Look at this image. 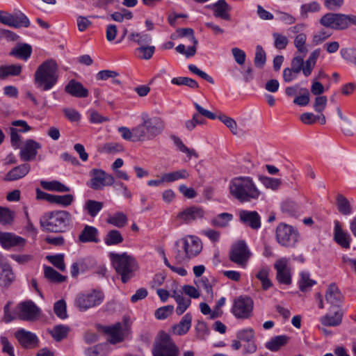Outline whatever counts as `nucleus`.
Segmentation results:
<instances>
[{"instance_id": "338daca9", "label": "nucleus", "mask_w": 356, "mask_h": 356, "mask_svg": "<svg viewBox=\"0 0 356 356\" xmlns=\"http://www.w3.org/2000/svg\"><path fill=\"white\" fill-rule=\"evenodd\" d=\"M179 37H188V40L194 44H197V40L194 35V31L191 28H181L177 31Z\"/></svg>"}, {"instance_id": "f257e3e1", "label": "nucleus", "mask_w": 356, "mask_h": 356, "mask_svg": "<svg viewBox=\"0 0 356 356\" xmlns=\"http://www.w3.org/2000/svg\"><path fill=\"white\" fill-rule=\"evenodd\" d=\"M229 193L241 202L257 200L261 194L253 179L240 176L233 178L229 184Z\"/></svg>"}, {"instance_id": "c85d7f7f", "label": "nucleus", "mask_w": 356, "mask_h": 356, "mask_svg": "<svg viewBox=\"0 0 356 356\" xmlns=\"http://www.w3.org/2000/svg\"><path fill=\"white\" fill-rule=\"evenodd\" d=\"M290 337L286 335H279L271 338L266 343V348L270 351H277L282 347L286 345L289 341Z\"/></svg>"}, {"instance_id": "9d476101", "label": "nucleus", "mask_w": 356, "mask_h": 356, "mask_svg": "<svg viewBox=\"0 0 356 356\" xmlns=\"http://www.w3.org/2000/svg\"><path fill=\"white\" fill-rule=\"evenodd\" d=\"M299 238L296 229L285 223H280L276 229V238L282 246L294 247Z\"/></svg>"}, {"instance_id": "f3484780", "label": "nucleus", "mask_w": 356, "mask_h": 356, "mask_svg": "<svg viewBox=\"0 0 356 356\" xmlns=\"http://www.w3.org/2000/svg\"><path fill=\"white\" fill-rule=\"evenodd\" d=\"M16 339L19 344L25 348H34L38 346V339L37 336L24 329L19 330L15 334Z\"/></svg>"}, {"instance_id": "20e7f679", "label": "nucleus", "mask_w": 356, "mask_h": 356, "mask_svg": "<svg viewBox=\"0 0 356 356\" xmlns=\"http://www.w3.org/2000/svg\"><path fill=\"white\" fill-rule=\"evenodd\" d=\"M72 221L71 214L65 210L54 211L44 214L40 219L41 227L49 232H65Z\"/></svg>"}, {"instance_id": "09e8293b", "label": "nucleus", "mask_w": 356, "mask_h": 356, "mask_svg": "<svg viewBox=\"0 0 356 356\" xmlns=\"http://www.w3.org/2000/svg\"><path fill=\"white\" fill-rule=\"evenodd\" d=\"M266 62V54L261 45H257L256 47L255 56L254 58V65L261 69L264 67Z\"/></svg>"}, {"instance_id": "3c124183", "label": "nucleus", "mask_w": 356, "mask_h": 356, "mask_svg": "<svg viewBox=\"0 0 356 356\" xmlns=\"http://www.w3.org/2000/svg\"><path fill=\"white\" fill-rule=\"evenodd\" d=\"M269 270L268 268H262L256 275V277L259 280L262 284V289L268 290L273 284L268 278Z\"/></svg>"}, {"instance_id": "5fc2aeb1", "label": "nucleus", "mask_w": 356, "mask_h": 356, "mask_svg": "<svg viewBox=\"0 0 356 356\" xmlns=\"http://www.w3.org/2000/svg\"><path fill=\"white\" fill-rule=\"evenodd\" d=\"M47 259L56 268L61 271L65 270V264L64 262V255L63 254L47 256Z\"/></svg>"}, {"instance_id": "052dcab7", "label": "nucleus", "mask_w": 356, "mask_h": 356, "mask_svg": "<svg viewBox=\"0 0 356 356\" xmlns=\"http://www.w3.org/2000/svg\"><path fill=\"white\" fill-rule=\"evenodd\" d=\"M236 336L238 340L245 342L254 340V332L252 328L241 330L237 332Z\"/></svg>"}, {"instance_id": "473e14b6", "label": "nucleus", "mask_w": 356, "mask_h": 356, "mask_svg": "<svg viewBox=\"0 0 356 356\" xmlns=\"http://www.w3.org/2000/svg\"><path fill=\"white\" fill-rule=\"evenodd\" d=\"M40 185L44 189L50 191L65 193L69 192L70 191V188L68 186L57 180H53L50 181H41Z\"/></svg>"}, {"instance_id": "72a5a7b5", "label": "nucleus", "mask_w": 356, "mask_h": 356, "mask_svg": "<svg viewBox=\"0 0 356 356\" xmlns=\"http://www.w3.org/2000/svg\"><path fill=\"white\" fill-rule=\"evenodd\" d=\"M22 72L19 64L0 66V79H5L9 76H17Z\"/></svg>"}, {"instance_id": "a211bd4d", "label": "nucleus", "mask_w": 356, "mask_h": 356, "mask_svg": "<svg viewBox=\"0 0 356 356\" xmlns=\"http://www.w3.org/2000/svg\"><path fill=\"white\" fill-rule=\"evenodd\" d=\"M204 216V210L198 207L193 206L184 209L177 215V218L184 223L201 219Z\"/></svg>"}, {"instance_id": "49530a36", "label": "nucleus", "mask_w": 356, "mask_h": 356, "mask_svg": "<svg viewBox=\"0 0 356 356\" xmlns=\"http://www.w3.org/2000/svg\"><path fill=\"white\" fill-rule=\"evenodd\" d=\"M171 83L177 86H186L193 89H196L199 87V85L195 80L188 77H175L172 79Z\"/></svg>"}, {"instance_id": "4be33fe9", "label": "nucleus", "mask_w": 356, "mask_h": 356, "mask_svg": "<svg viewBox=\"0 0 356 356\" xmlns=\"http://www.w3.org/2000/svg\"><path fill=\"white\" fill-rule=\"evenodd\" d=\"M15 281V275L10 265L7 263L2 264L0 270V287L7 289Z\"/></svg>"}, {"instance_id": "cd10ccee", "label": "nucleus", "mask_w": 356, "mask_h": 356, "mask_svg": "<svg viewBox=\"0 0 356 356\" xmlns=\"http://www.w3.org/2000/svg\"><path fill=\"white\" fill-rule=\"evenodd\" d=\"M342 298L337 286L334 283L330 284L325 293L327 302L332 305H338L341 302Z\"/></svg>"}, {"instance_id": "5701e85b", "label": "nucleus", "mask_w": 356, "mask_h": 356, "mask_svg": "<svg viewBox=\"0 0 356 356\" xmlns=\"http://www.w3.org/2000/svg\"><path fill=\"white\" fill-rule=\"evenodd\" d=\"M207 8H211L213 11V16L215 17L221 18L225 20L230 19V15L229 14L231 8L225 0H218L215 3L207 6Z\"/></svg>"}, {"instance_id": "864d4df0", "label": "nucleus", "mask_w": 356, "mask_h": 356, "mask_svg": "<svg viewBox=\"0 0 356 356\" xmlns=\"http://www.w3.org/2000/svg\"><path fill=\"white\" fill-rule=\"evenodd\" d=\"M155 51L154 46H149L146 44L145 46L139 47L136 49V54L140 53L141 55H138V56L141 59L149 60L150 59L154 53Z\"/></svg>"}, {"instance_id": "de8ad7c7", "label": "nucleus", "mask_w": 356, "mask_h": 356, "mask_svg": "<svg viewBox=\"0 0 356 356\" xmlns=\"http://www.w3.org/2000/svg\"><path fill=\"white\" fill-rule=\"evenodd\" d=\"M118 131L121 134L122 137L127 140H131L134 142L140 141V136L136 135V126L131 130L125 127L118 128Z\"/></svg>"}, {"instance_id": "8fccbe9b", "label": "nucleus", "mask_w": 356, "mask_h": 356, "mask_svg": "<svg viewBox=\"0 0 356 356\" xmlns=\"http://www.w3.org/2000/svg\"><path fill=\"white\" fill-rule=\"evenodd\" d=\"M259 179L266 188L272 189L273 191L277 190L282 184V181L280 179L268 177L266 176H260Z\"/></svg>"}, {"instance_id": "bf43d9fd", "label": "nucleus", "mask_w": 356, "mask_h": 356, "mask_svg": "<svg viewBox=\"0 0 356 356\" xmlns=\"http://www.w3.org/2000/svg\"><path fill=\"white\" fill-rule=\"evenodd\" d=\"M54 310L58 317L65 319L67 317L66 303L65 300H60L54 304Z\"/></svg>"}, {"instance_id": "c03bdc74", "label": "nucleus", "mask_w": 356, "mask_h": 356, "mask_svg": "<svg viewBox=\"0 0 356 356\" xmlns=\"http://www.w3.org/2000/svg\"><path fill=\"white\" fill-rule=\"evenodd\" d=\"M282 211L289 216H296L299 211L298 204L292 200H286L282 204Z\"/></svg>"}, {"instance_id": "0eeeda50", "label": "nucleus", "mask_w": 356, "mask_h": 356, "mask_svg": "<svg viewBox=\"0 0 356 356\" xmlns=\"http://www.w3.org/2000/svg\"><path fill=\"white\" fill-rule=\"evenodd\" d=\"M179 353V348L170 335L164 332H161L158 339L153 346V356H178Z\"/></svg>"}, {"instance_id": "a19ab883", "label": "nucleus", "mask_w": 356, "mask_h": 356, "mask_svg": "<svg viewBox=\"0 0 356 356\" xmlns=\"http://www.w3.org/2000/svg\"><path fill=\"white\" fill-rule=\"evenodd\" d=\"M103 203L93 200H89L86 202L84 209L87 211L88 215L91 217H95L102 209Z\"/></svg>"}, {"instance_id": "a878e982", "label": "nucleus", "mask_w": 356, "mask_h": 356, "mask_svg": "<svg viewBox=\"0 0 356 356\" xmlns=\"http://www.w3.org/2000/svg\"><path fill=\"white\" fill-rule=\"evenodd\" d=\"M31 167L28 163H24L13 168L6 175L4 180L13 181L25 177L30 171Z\"/></svg>"}, {"instance_id": "603ef678", "label": "nucleus", "mask_w": 356, "mask_h": 356, "mask_svg": "<svg viewBox=\"0 0 356 356\" xmlns=\"http://www.w3.org/2000/svg\"><path fill=\"white\" fill-rule=\"evenodd\" d=\"M69 328L66 325H58L51 331L52 337L57 341L65 338L68 334Z\"/></svg>"}, {"instance_id": "6ab92c4d", "label": "nucleus", "mask_w": 356, "mask_h": 356, "mask_svg": "<svg viewBox=\"0 0 356 356\" xmlns=\"http://www.w3.org/2000/svg\"><path fill=\"white\" fill-rule=\"evenodd\" d=\"M240 220L252 229L261 227V217L255 211L241 210L239 211Z\"/></svg>"}, {"instance_id": "f8f14e48", "label": "nucleus", "mask_w": 356, "mask_h": 356, "mask_svg": "<svg viewBox=\"0 0 356 356\" xmlns=\"http://www.w3.org/2000/svg\"><path fill=\"white\" fill-rule=\"evenodd\" d=\"M251 256V252L247 244L243 241H239L232 245L229 259L242 268H245Z\"/></svg>"}, {"instance_id": "a18cd8bd", "label": "nucleus", "mask_w": 356, "mask_h": 356, "mask_svg": "<svg viewBox=\"0 0 356 356\" xmlns=\"http://www.w3.org/2000/svg\"><path fill=\"white\" fill-rule=\"evenodd\" d=\"M74 201V196L71 194L63 195H52L50 203H55L63 207L70 206Z\"/></svg>"}, {"instance_id": "ddd939ff", "label": "nucleus", "mask_w": 356, "mask_h": 356, "mask_svg": "<svg viewBox=\"0 0 356 356\" xmlns=\"http://www.w3.org/2000/svg\"><path fill=\"white\" fill-rule=\"evenodd\" d=\"M320 24L327 28L340 31L348 29V15L328 13L320 19Z\"/></svg>"}, {"instance_id": "e2e57ef3", "label": "nucleus", "mask_w": 356, "mask_h": 356, "mask_svg": "<svg viewBox=\"0 0 356 356\" xmlns=\"http://www.w3.org/2000/svg\"><path fill=\"white\" fill-rule=\"evenodd\" d=\"M274 38V45L277 49H284L288 44L289 40L285 35H283L278 33H274L273 34Z\"/></svg>"}, {"instance_id": "c756f323", "label": "nucleus", "mask_w": 356, "mask_h": 356, "mask_svg": "<svg viewBox=\"0 0 356 356\" xmlns=\"http://www.w3.org/2000/svg\"><path fill=\"white\" fill-rule=\"evenodd\" d=\"M127 40L130 43L137 44L142 47L151 42L152 36L148 33L132 31L127 35Z\"/></svg>"}, {"instance_id": "7c9ffc66", "label": "nucleus", "mask_w": 356, "mask_h": 356, "mask_svg": "<svg viewBox=\"0 0 356 356\" xmlns=\"http://www.w3.org/2000/svg\"><path fill=\"white\" fill-rule=\"evenodd\" d=\"M121 328L122 325L120 323L105 328L104 331L108 335V341L110 343L114 344L122 341Z\"/></svg>"}, {"instance_id": "774afa93", "label": "nucleus", "mask_w": 356, "mask_h": 356, "mask_svg": "<svg viewBox=\"0 0 356 356\" xmlns=\"http://www.w3.org/2000/svg\"><path fill=\"white\" fill-rule=\"evenodd\" d=\"M107 345L98 344L93 347L89 348L85 350L86 356H102L103 351L106 348Z\"/></svg>"}, {"instance_id": "2f4dec72", "label": "nucleus", "mask_w": 356, "mask_h": 356, "mask_svg": "<svg viewBox=\"0 0 356 356\" xmlns=\"http://www.w3.org/2000/svg\"><path fill=\"white\" fill-rule=\"evenodd\" d=\"M343 312L341 310L334 312V315L326 314L320 318V322L324 326L336 327L342 322Z\"/></svg>"}, {"instance_id": "c9c22d12", "label": "nucleus", "mask_w": 356, "mask_h": 356, "mask_svg": "<svg viewBox=\"0 0 356 356\" xmlns=\"http://www.w3.org/2000/svg\"><path fill=\"white\" fill-rule=\"evenodd\" d=\"M8 26L15 28L29 27L30 26V21L23 13L16 15H10Z\"/></svg>"}, {"instance_id": "aec40b11", "label": "nucleus", "mask_w": 356, "mask_h": 356, "mask_svg": "<svg viewBox=\"0 0 356 356\" xmlns=\"http://www.w3.org/2000/svg\"><path fill=\"white\" fill-rule=\"evenodd\" d=\"M0 243L5 249H10L15 246H23L25 239L13 233L0 232Z\"/></svg>"}, {"instance_id": "2eb2a0df", "label": "nucleus", "mask_w": 356, "mask_h": 356, "mask_svg": "<svg viewBox=\"0 0 356 356\" xmlns=\"http://www.w3.org/2000/svg\"><path fill=\"white\" fill-rule=\"evenodd\" d=\"M42 145L38 142L33 140H26L20 148L19 156L23 161L34 160L37 156L38 150L41 149Z\"/></svg>"}, {"instance_id": "6e6d98bb", "label": "nucleus", "mask_w": 356, "mask_h": 356, "mask_svg": "<svg viewBox=\"0 0 356 356\" xmlns=\"http://www.w3.org/2000/svg\"><path fill=\"white\" fill-rule=\"evenodd\" d=\"M307 36L305 33H300L296 35L294 40V45L297 48L298 52L305 56L307 53V49L305 46Z\"/></svg>"}, {"instance_id": "6e6552de", "label": "nucleus", "mask_w": 356, "mask_h": 356, "mask_svg": "<svg viewBox=\"0 0 356 356\" xmlns=\"http://www.w3.org/2000/svg\"><path fill=\"white\" fill-rule=\"evenodd\" d=\"M104 299V293L100 291L91 290L79 293L74 300V305L81 312L99 305Z\"/></svg>"}, {"instance_id": "f03ea898", "label": "nucleus", "mask_w": 356, "mask_h": 356, "mask_svg": "<svg viewBox=\"0 0 356 356\" xmlns=\"http://www.w3.org/2000/svg\"><path fill=\"white\" fill-rule=\"evenodd\" d=\"M58 79V66L53 59H49L39 65L34 74L36 87L43 91L51 90Z\"/></svg>"}, {"instance_id": "1a4fd4ad", "label": "nucleus", "mask_w": 356, "mask_h": 356, "mask_svg": "<svg viewBox=\"0 0 356 356\" xmlns=\"http://www.w3.org/2000/svg\"><path fill=\"white\" fill-rule=\"evenodd\" d=\"M89 175L90 179L87 182V186L95 191L102 190L104 187L111 186L115 183L114 177L102 169L92 168Z\"/></svg>"}, {"instance_id": "4468645a", "label": "nucleus", "mask_w": 356, "mask_h": 356, "mask_svg": "<svg viewBox=\"0 0 356 356\" xmlns=\"http://www.w3.org/2000/svg\"><path fill=\"white\" fill-rule=\"evenodd\" d=\"M274 268L276 270V279L280 284L286 285L291 284V268L286 258H281L276 261Z\"/></svg>"}, {"instance_id": "412c9836", "label": "nucleus", "mask_w": 356, "mask_h": 356, "mask_svg": "<svg viewBox=\"0 0 356 356\" xmlns=\"http://www.w3.org/2000/svg\"><path fill=\"white\" fill-rule=\"evenodd\" d=\"M65 91L72 97L85 98L88 96V90L81 82L71 79L65 87Z\"/></svg>"}, {"instance_id": "bb28decb", "label": "nucleus", "mask_w": 356, "mask_h": 356, "mask_svg": "<svg viewBox=\"0 0 356 356\" xmlns=\"http://www.w3.org/2000/svg\"><path fill=\"white\" fill-rule=\"evenodd\" d=\"M192 316L191 314H186L180 322L172 327V332L176 335H184L186 334L191 327Z\"/></svg>"}, {"instance_id": "79ce46f5", "label": "nucleus", "mask_w": 356, "mask_h": 356, "mask_svg": "<svg viewBox=\"0 0 356 356\" xmlns=\"http://www.w3.org/2000/svg\"><path fill=\"white\" fill-rule=\"evenodd\" d=\"M44 273L45 277L52 282L61 283L66 279L65 276L62 275L50 266H44Z\"/></svg>"}, {"instance_id": "39448f33", "label": "nucleus", "mask_w": 356, "mask_h": 356, "mask_svg": "<svg viewBox=\"0 0 356 356\" xmlns=\"http://www.w3.org/2000/svg\"><path fill=\"white\" fill-rule=\"evenodd\" d=\"M200 240L194 236H187L175 243V259L178 263L197 256L202 250Z\"/></svg>"}, {"instance_id": "9b49d317", "label": "nucleus", "mask_w": 356, "mask_h": 356, "mask_svg": "<svg viewBox=\"0 0 356 356\" xmlns=\"http://www.w3.org/2000/svg\"><path fill=\"white\" fill-rule=\"evenodd\" d=\"M254 302L251 298L239 296L234 300L232 312L237 318L246 319L252 315Z\"/></svg>"}, {"instance_id": "f704fd0d", "label": "nucleus", "mask_w": 356, "mask_h": 356, "mask_svg": "<svg viewBox=\"0 0 356 356\" xmlns=\"http://www.w3.org/2000/svg\"><path fill=\"white\" fill-rule=\"evenodd\" d=\"M31 53L32 48L31 45L24 44L13 49L10 52V55L26 60L31 56Z\"/></svg>"}, {"instance_id": "37998d69", "label": "nucleus", "mask_w": 356, "mask_h": 356, "mask_svg": "<svg viewBox=\"0 0 356 356\" xmlns=\"http://www.w3.org/2000/svg\"><path fill=\"white\" fill-rule=\"evenodd\" d=\"M233 216L229 213H222L213 218L211 223L214 227H225L232 220Z\"/></svg>"}, {"instance_id": "13d9d810", "label": "nucleus", "mask_w": 356, "mask_h": 356, "mask_svg": "<svg viewBox=\"0 0 356 356\" xmlns=\"http://www.w3.org/2000/svg\"><path fill=\"white\" fill-rule=\"evenodd\" d=\"M316 284V281L309 278V274L307 272L300 273V280L299 281V287L302 291H306L307 287H311Z\"/></svg>"}, {"instance_id": "423d86ee", "label": "nucleus", "mask_w": 356, "mask_h": 356, "mask_svg": "<svg viewBox=\"0 0 356 356\" xmlns=\"http://www.w3.org/2000/svg\"><path fill=\"white\" fill-rule=\"evenodd\" d=\"M110 257L115 270L121 276L122 282H127L134 275L138 268L135 259L126 252L121 254L111 253Z\"/></svg>"}, {"instance_id": "393cba45", "label": "nucleus", "mask_w": 356, "mask_h": 356, "mask_svg": "<svg viewBox=\"0 0 356 356\" xmlns=\"http://www.w3.org/2000/svg\"><path fill=\"white\" fill-rule=\"evenodd\" d=\"M334 238L335 241L344 248H349L351 241L350 235L345 232L339 221L334 222Z\"/></svg>"}, {"instance_id": "4d7b16f0", "label": "nucleus", "mask_w": 356, "mask_h": 356, "mask_svg": "<svg viewBox=\"0 0 356 356\" xmlns=\"http://www.w3.org/2000/svg\"><path fill=\"white\" fill-rule=\"evenodd\" d=\"M218 118L230 129L234 135L238 134L237 124L233 118H229L224 114L219 115Z\"/></svg>"}, {"instance_id": "dca6fc26", "label": "nucleus", "mask_w": 356, "mask_h": 356, "mask_svg": "<svg viewBox=\"0 0 356 356\" xmlns=\"http://www.w3.org/2000/svg\"><path fill=\"white\" fill-rule=\"evenodd\" d=\"M19 317L24 321H33L40 314V309L31 300L21 302L18 305Z\"/></svg>"}, {"instance_id": "e433bc0d", "label": "nucleus", "mask_w": 356, "mask_h": 356, "mask_svg": "<svg viewBox=\"0 0 356 356\" xmlns=\"http://www.w3.org/2000/svg\"><path fill=\"white\" fill-rule=\"evenodd\" d=\"M189 173L185 169L165 173L163 175V181L165 182H173L179 179H186L188 178Z\"/></svg>"}, {"instance_id": "0e129e2a", "label": "nucleus", "mask_w": 356, "mask_h": 356, "mask_svg": "<svg viewBox=\"0 0 356 356\" xmlns=\"http://www.w3.org/2000/svg\"><path fill=\"white\" fill-rule=\"evenodd\" d=\"M302 94L293 99V103L300 106H307L309 103V92L307 88H301Z\"/></svg>"}, {"instance_id": "ea45409f", "label": "nucleus", "mask_w": 356, "mask_h": 356, "mask_svg": "<svg viewBox=\"0 0 356 356\" xmlns=\"http://www.w3.org/2000/svg\"><path fill=\"white\" fill-rule=\"evenodd\" d=\"M104 240L107 245H115L123 241V237L118 230L112 229L107 233Z\"/></svg>"}, {"instance_id": "b1692460", "label": "nucleus", "mask_w": 356, "mask_h": 356, "mask_svg": "<svg viewBox=\"0 0 356 356\" xmlns=\"http://www.w3.org/2000/svg\"><path fill=\"white\" fill-rule=\"evenodd\" d=\"M79 241L81 243H99V231L90 225H85L81 234L79 236Z\"/></svg>"}, {"instance_id": "7ed1b4c3", "label": "nucleus", "mask_w": 356, "mask_h": 356, "mask_svg": "<svg viewBox=\"0 0 356 356\" xmlns=\"http://www.w3.org/2000/svg\"><path fill=\"white\" fill-rule=\"evenodd\" d=\"M141 122L136 126V135L140 141L152 140L160 135L165 127L164 120L159 116L150 115L143 113L140 115Z\"/></svg>"}, {"instance_id": "69168bd1", "label": "nucleus", "mask_w": 356, "mask_h": 356, "mask_svg": "<svg viewBox=\"0 0 356 356\" xmlns=\"http://www.w3.org/2000/svg\"><path fill=\"white\" fill-rule=\"evenodd\" d=\"M177 307L176 308V313L177 315H181L188 308L191 304L190 298H184L182 296L179 300H177Z\"/></svg>"}, {"instance_id": "58836bf2", "label": "nucleus", "mask_w": 356, "mask_h": 356, "mask_svg": "<svg viewBox=\"0 0 356 356\" xmlns=\"http://www.w3.org/2000/svg\"><path fill=\"white\" fill-rule=\"evenodd\" d=\"M127 216L122 212L115 213L106 219L108 223L118 228L124 227L127 223Z\"/></svg>"}, {"instance_id": "680f3d73", "label": "nucleus", "mask_w": 356, "mask_h": 356, "mask_svg": "<svg viewBox=\"0 0 356 356\" xmlns=\"http://www.w3.org/2000/svg\"><path fill=\"white\" fill-rule=\"evenodd\" d=\"M173 311L174 307L172 305H167L157 309L155 311L154 315L157 319H165Z\"/></svg>"}, {"instance_id": "4c0bfd02", "label": "nucleus", "mask_w": 356, "mask_h": 356, "mask_svg": "<svg viewBox=\"0 0 356 356\" xmlns=\"http://www.w3.org/2000/svg\"><path fill=\"white\" fill-rule=\"evenodd\" d=\"M337 206L339 211L344 216L350 215L352 213V207L350 202L341 194L337 195Z\"/></svg>"}]
</instances>
